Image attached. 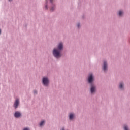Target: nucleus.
I'll return each mask as SVG.
<instances>
[{"label":"nucleus","mask_w":130,"mask_h":130,"mask_svg":"<svg viewBox=\"0 0 130 130\" xmlns=\"http://www.w3.org/2000/svg\"><path fill=\"white\" fill-rule=\"evenodd\" d=\"M63 46L61 43H60L58 45V49H54L53 51V54L56 58H59L61 55H60V50L62 49Z\"/></svg>","instance_id":"obj_1"},{"label":"nucleus","mask_w":130,"mask_h":130,"mask_svg":"<svg viewBox=\"0 0 130 130\" xmlns=\"http://www.w3.org/2000/svg\"><path fill=\"white\" fill-rule=\"evenodd\" d=\"M48 83H49V81L47 77H44L43 78V84L45 86H47L48 85Z\"/></svg>","instance_id":"obj_2"},{"label":"nucleus","mask_w":130,"mask_h":130,"mask_svg":"<svg viewBox=\"0 0 130 130\" xmlns=\"http://www.w3.org/2000/svg\"><path fill=\"white\" fill-rule=\"evenodd\" d=\"M19 103L20 102L19 101V99H16L14 104V107H15V108H17L18 106H19Z\"/></svg>","instance_id":"obj_3"},{"label":"nucleus","mask_w":130,"mask_h":130,"mask_svg":"<svg viewBox=\"0 0 130 130\" xmlns=\"http://www.w3.org/2000/svg\"><path fill=\"white\" fill-rule=\"evenodd\" d=\"M93 82V75L89 74L88 76V83H92Z\"/></svg>","instance_id":"obj_4"},{"label":"nucleus","mask_w":130,"mask_h":130,"mask_svg":"<svg viewBox=\"0 0 130 130\" xmlns=\"http://www.w3.org/2000/svg\"><path fill=\"white\" fill-rule=\"evenodd\" d=\"M91 93L93 94L95 91H96V87L94 86L93 85H91V87L90 89Z\"/></svg>","instance_id":"obj_5"},{"label":"nucleus","mask_w":130,"mask_h":130,"mask_svg":"<svg viewBox=\"0 0 130 130\" xmlns=\"http://www.w3.org/2000/svg\"><path fill=\"white\" fill-rule=\"evenodd\" d=\"M103 70L104 71L107 70V62H106V61L104 62Z\"/></svg>","instance_id":"obj_6"},{"label":"nucleus","mask_w":130,"mask_h":130,"mask_svg":"<svg viewBox=\"0 0 130 130\" xmlns=\"http://www.w3.org/2000/svg\"><path fill=\"white\" fill-rule=\"evenodd\" d=\"M14 116L17 118L20 117V116H21V113L19 112H16L14 114Z\"/></svg>","instance_id":"obj_7"},{"label":"nucleus","mask_w":130,"mask_h":130,"mask_svg":"<svg viewBox=\"0 0 130 130\" xmlns=\"http://www.w3.org/2000/svg\"><path fill=\"white\" fill-rule=\"evenodd\" d=\"M120 89H122L123 88V83H120L119 86Z\"/></svg>","instance_id":"obj_8"},{"label":"nucleus","mask_w":130,"mask_h":130,"mask_svg":"<svg viewBox=\"0 0 130 130\" xmlns=\"http://www.w3.org/2000/svg\"><path fill=\"white\" fill-rule=\"evenodd\" d=\"M74 118V114H70V119H73Z\"/></svg>","instance_id":"obj_9"},{"label":"nucleus","mask_w":130,"mask_h":130,"mask_svg":"<svg viewBox=\"0 0 130 130\" xmlns=\"http://www.w3.org/2000/svg\"><path fill=\"white\" fill-rule=\"evenodd\" d=\"M44 122H45V121H42L40 123V126H42V125H43V124L44 123Z\"/></svg>","instance_id":"obj_10"},{"label":"nucleus","mask_w":130,"mask_h":130,"mask_svg":"<svg viewBox=\"0 0 130 130\" xmlns=\"http://www.w3.org/2000/svg\"><path fill=\"white\" fill-rule=\"evenodd\" d=\"M54 9H55V7H52V8L50 9L51 12H53V11H54Z\"/></svg>","instance_id":"obj_11"},{"label":"nucleus","mask_w":130,"mask_h":130,"mask_svg":"<svg viewBox=\"0 0 130 130\" xmlns=\"http://www.w3.org/2000/svg\"><path fill=\"white\" fill-rule=\"evenodd\" d=\"M119 16H121V15H122V11H120L119 12Z\"/></svg>","instance_id":"obj_12"},{"label":"nucleus","mask_w":130,"mask_h":130,"mask_svg":"<svg viewBox=\"0 0 130 130\" xmlns=\"http://www.w3.org/2000/svg\"><path fill=\"white\" fill-rule=\"evenodd\" d=\"M124 130H128V129L127 128V126H124Z\"/></svg>","instance_id":"obj_13"},{"label":"nucleus","mask_w":130,"mask_h":130,"mask_svg":"<svg viewBox=\"0 0 130 130\" xmlns=\"http://www.w3.org/2000/svg\"><path fill=\"white\" fill-rule=\"evenodd\" d=\"M80 23H78V24H77V27H78V28H80Z\"/></svg>","instance_id":"obj_14"},{"label":"nucleus","mask_w":130,"mask_h":130,"mask_svg":"<svg viewBox=\"0 0 130 130\" xmlns=\"http://www.w3.org/2000/svg\"><path fill=\"white\" fill-rule=\"evenodd\" d=\"M34 94H37V91H36L35 90V91H34Z\"/></svg>","instance_id":"obj_15"},{"label":"nucleus","mask_w":130,"mask_h":130,"mask_svg":"<svg viewBox=\"0 0 130 130\" xmlns=\"http://www.w3.org/2000/svg\"><path fill=\"white\" fill-rule=\"evenodd\" d=\"M23 130H29V129H28L27 128H25Z\"/></svg>","instance_id":"obj_16"},{"label":"nucleus","mask_w":130,"mask_h":130,"mask_svg":"<svg viewBox=\"0 0 130 130\" xmlns=\"http://www.w3.org/2000/svg\"><path fill=\"white\" fill-rule=\"evenodd\" d=\"M51 3H52L53 2V0H50Z\"/></svg>","instance_id":"obj_17"},{"label":"nucleus","mask_w":130,"mask_h":130,"mask_svg":"<svg viewBox=\"0 0 130 130\" xmlns=\"http://www.w3.org/2000/svg\"><path fill=\"white\" fill-rule=\"evenodd\" d=\"M10 2H11V1H12V0H9Z\"/></svg>","instance_id":"obj_18"},{"label":"nucleus","mask_w":130,"mask_h":130,"mask_svg":"<svg viewBox=\"0 0 130 130\" xmlns=\"http://www.w3.org/2000/svg\"><path fill=\"white\" fill-rule=\"evenodd\" d=\"M0 33H1V30H0Z\"/></svg>","instance_id":"obj_19"}]
</instances>
